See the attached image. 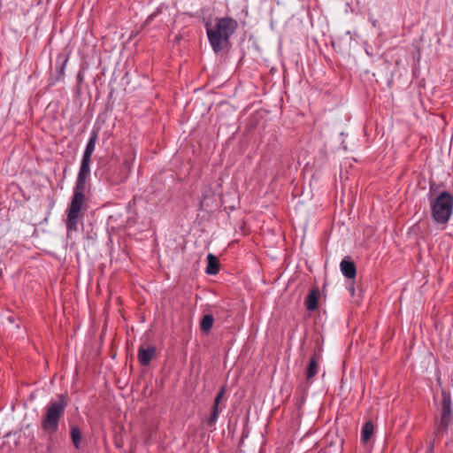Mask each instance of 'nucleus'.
<instances>
[{"mask_svg": "<svg viewBox=\"0 0 453 453\" xmlns=\"http://www.w3.org/2000/svg\"><path fill=\"white\" fill-rule=\"evenodd\" d=\"M42 428L50 441L48 448L49 450H51L53 448L52 435L57 431V402H50L47 413L42 420Z\"/></svg>", "mask_w": 453, "mask_h": 453, "instance_id": "423d86ee", "label": "nucleus"}, {"mask_svg": "<svg viewBox=\"0 0 453 453\" xmlns=\"http://www.w3.org/2000/svg\"><path fill=\"white\" fill-rule=\"evenodd\" d=\"M441 414L435 420L434 434H447L449 426L452 422V401L449 393L441 392Z\"/></svg>", "mask_w": 453, "mask_h": 453, "instance_id": "39448f33", "label": "nucleus"}, {"mask_svg": "<svg viewBox=\"0 0 453 453\" xmlns=\"http://www.w3.org/2000/svg\"><path fill=\"white\" fill-rule=\"evenodd\" d=\"M318 359L319 357L316 354L312 355L311 357L310 358V362L306 369V380L308 381L313 379L318 373Z\"/></svg>", "mask_w": 453, "mask_h": 453, "instance_id": "9d476101", "label": "nucleus"}, {"mask_svg": "<svg viewBox=\"0 0 453 453\" xmlns=\"http://www.w3.org/2000/svg\"><path fill=\"white\" fill-rule=\"evenodd\" d=\"M91 159L82 157L76 184L73 190V196L67 211L65 225L68 235L76 232L78 222L81 217V211L85 201L86 180L90 173Z\"/></svg>", "mask_w": 453, "mask_h": 453, "instance_id": "f257e3e1", "label": "nucleus"}, {"mask_svg": "<svg viewBox=\"0 0 453 453\" xmlns=\"http://www.w3.org/2000/svg\"><path fill=\"white\" fill-rule=\"evenodd\" d=\"M205 272L211 275H215L219 272V262L216 256L208 254Z\"/></svg>", "mask_w": 453, "mask_h": 453, "instance_id": "9b49d317", "label": "nucleus"}, {"mask_svg": "<svg viewBox=\"0 0 453 453\" xmlns=\"http://www.w3.org/2000/svg\"><path fill=\"white\" fill-rule=\"evenodd\" d=\"M214 318L211 314H205L203 316L200 322V330L204 334H209L212 328Z\"/></svg>", "mask_w": 453, "mask_h": 453, "instance_id": "2eb2a0df", "label": "nucleus"}, {"mask_svg": "<svg viewBox=\"0 0 453 453\" xmlns=\"http://www.w3.org/2000/svg\"><path fill=\"white\" fill-rule=\"evenodd\" d=\"M340 268L342 274L348 279H354L357 274V268L354 262L350 259L349 257H344L341 264Z\"/></svg>", "mask_w": 453, "mask_h": 453, "instance_id": "6e6552de", "label": "nucleus"}, {"mask_svg": "<svg viewBox=\"0 0 453 453\" xmlns=\"http://www.w3.org/2000/svg\"><path fill=\"white\" fill-rule=\"evenodd\" d=\"M156 16V12L150 14L148 18V19H152Z\"/></svg>", "mask_w": 453, "mask_h": 453, "instance_id": "aec40b11", "label": "nucleus"}, {"mask_svg": "<svg viewBox=\"0 0 453 453\" xmlns=\"http://www.w3.org/2000/svg\"><path fill=\"white\" fill-rule=\"evenodd\" d=\"M64 66H65V65H63V66H61V70H60L61 73H63Z\"/></svg>", "mask_w": 453, "mask_h": 453, "instance_id": "4be33fe9", "label": "nucleus"}, {"mask_svg": "<svg viewBox=\"0 0 453 453\" xmlns=\"http://www.w3.org/2000/svg\"><path fill=\"white\" fill-rule=\"evenodd\" d=\"M354 291H355V288H351V294H352V295L354 294Z\"/></svg>", "mask_w": 453, "mask_h": 453, "instance_id": "412c9836", "label": "nucleus"}, {"mask_svg": "<svg viewBox=\"0 0 453 453\" xmlns=\"http://www.w3.org/2000/svg\"><path fill=\"white\" fill-rule=\"evenodd\" d=\"M374 426L372 421H366L362 427L361 441L363 443L368 442L373 434Z\"/></svg>", "mask_w": 453, "mask_h": 453, "instance_id": "4468645a", "label": "nucleus"}, {"mask_svg": "<svg viewBox=\"0 0 453 453\" xmlns=\"http://www.w3.org/2000/svg\"><path fill=\"white\" fill-rule=\"evenodd\" d=\"M219 404L213 403L211 410L210 416L203 420V423L210 428L214 429L215 424H216L217 419L219 415Z\"/></svg>", "mask_w": 453, "mask_h": 453, "instance_id": "f8f14e48", "label": "nucleus"}, {"mask_svg": "<svg viewBox=\"0 0 453 453\" xmlns=\"http://www.w3.org/2000/svg\"><path fill=\"white\" fill-rule=\"evenodd\" d=\"M71 438L73 441V443L76 449L80 448V444L81 441V433L79 427L73 426L71 428Z\"/></svg>", "mask_w": 453, "mask_h": 453, "instance_id": "dca6fc26", "label": "nucleus"}, {"mask_svg": "<svg viewBox=\"0 0 453 453\" xmlns=\"http://www.w3.org/2000/svg\"><path fill=\"white\" fill-rule=\"evenodd\" d=\"M205 28L213 51L219 53L229 45L230 37L238 28V23L231 17L217 18L214 27L207 23Z\"/></svg>", "mask_w": 453, "mask_h": 453, "instance_id": "f03ea898", "label": "nucleus"}, {"mask_svg": "<svg viewBox=\"0 0 453 453\" xmlns=\"http://www.w3.org/2000/svg\"><path fill=\"white\" fill-rule=\"evenodd\" d=\"M132 158L126 157L122 164H111L104 169L102 180L111 187L124 183L131 172Z\"/></svg>", "mask_w": 453, "mask_h": 453, "instance_id": "20e7f679", "label": "nucleus"}, {"mask_svg": "<svg viewBox=\"0 0 453 453\" xmlns=\"http://www.w3.org/2000/svg\"><path fill=\"white\" fill-rule=\"evenodd\" d=\"M434 440H432L429 442V445L426 449V453H434Z\"/></svg>", "mask_w": 453, "mask_h": 453, "instance_id": "6ab92c4d", "label": "nucleus"}, {"mask_svg": "<svg viewBox=\"0 0 453 453\" xmlns=\"http://www.w3.org/2000/svg\"><path fill=\"white\" fill-rule=\"evenodd\" d=\"M97 141V134L96 132H92L90 137L86 145L83 156L84 157H88L91 159V156L95 150L96 143Z\"/></svg>", "mask_w": 453, "mask_h": 453, "instance_id": "ddd939ff", "label": "nucleus"}, {"mask_svg": "<svg viewBox=\"0 0 453 453\" xmlns=\"http://www.w3.org/2000/svg\"><path fill=\"white\" fill-rule=\"evenodd\" d=\"M319 291L311 289L305 298V307L309 311H313L318 308Z\"/></svg>", "mask_w": 453, "mask_h": 453, "instance_id": "1a4fd4ad", "label": "nucleus"}, {"mask_svg": "<svg viewBox=\"0 0 453 453\" xmlns=\"http://www.w3.org/2000/svg\"><path fill=\"white\" fill-rule=\"evenodd\" d=\"M155 355L156 348L154 346H150L146 349L141 346L138 349V360L143 366H147L155 357Z\"/></svg>", "mask_w": 453, "mask_h": 453, "instance_id": "0eeeda50", "label": "nucleus"}, {"mask_svg": "<svg viewBox=\"0 0 453 453\" xmlns=\"http://www.w3.org/2000/svg\"><path fill=\"white\" fill-rule=\"evenodd\" d=\"M226 394V387H222L219 391L217 393L215 398H214V401H213V403H217V404H219L222 398L224 397Z\"/></svg>", "mask_w": 453, "mask_h": 453, "instance_id": "a211bd4d", "label": "nucleus"}, {"mask_svg": "<svg viewBox=\"0 0 453 453\" xmlns=\"http://www.w3.org/2000/svg\"><path fill=\"white\" fill-rule=\"evenodd\" d=\"M67 405V398L65 395H58V418Z\"/></svg>", "mask_w": 453, "mask_h": 453, "instance_id": "f3484780", "label": "nucleus"}, {"mask_svg": "<svg viewBox=\"0 0 453 453\" xmlns=\"http://www.w3.org/2000/svg\"><path fill=\"white\" fill-rule=\"evenodd\" d=\"M431 215L436 224L446 225L453 211V195L448 191L441 192L430 202Z\"/></svg>", "mask_w": 453, "mask_h": 453, "instance_id": "7ed1b4c3", "label": "nucleus"}]
</instances>
